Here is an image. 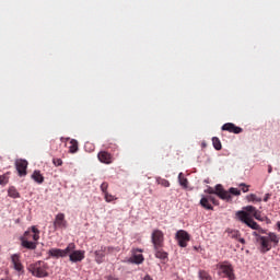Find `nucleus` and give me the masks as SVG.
I'll use <instances>...</instances> for the list:
<instances>
[{"mask_svg":"<svg viewBox=\"0 0 280 280\" xmlns=\"http://www.w3.org/2000/svg\"><path fill=\"white\" fill-rule=\"evenodd\" d=\"M72 250H75V243H69L67 248L60 249V248H50L48 250L49 257H54L56 259L60 257H67L69 253H72Z\"/></svg>","mask_w":280,"mask_h":280,"instance_id":"nucleus-6","label":"nucleus"},{"mask_svg":"<svg viewBox=\"0 0 280 280\" xmlns=\"http://www.w3.org/2000/svg\"><path fill=\"white\" fill-rule=\"evenodd\" d=\"M217 270L219 277H222L223 279L235 280V269L231 262L225 260L217 264Z\"/></svg>","mask_w":280,"mask_h":280,"instance_id":"nucleus-4","label":"nucleus"},{"mask_svg":"<svg viewBox=\"0 0 280 280\" xmlns=\"http://www.w3.org/2000/svg\"><path fill=\"white\" fill-rule=\"evenodd\" d=\"M232 237H233L234 240H240L241 234H240L237 231H234V232L232 233Z\"/></svg>","mask_w":280,"mask_h":280,"instance_id":"nucleus-38","label":"nucleus"},{"mask_svg":"<svg viewBox=\"0 0 280 280\" xmlns=\"http://www.w3.org/2000/svg\"><path fill=\"white\" fill-rule=\"evenodd\" d=\"M8 196L10 198H21V194L19 192V190H16V187L14 186L9 187Z\"/></svg>","mask_w":280,"mask_h":280,"instance_id":"nucleus-20","label":"nucleus"},{"mask_svg":"<svg viewBox=\"0 0 280 280\" xmlns=\"http://www.w3.org/2000/svg\"><path fill=\"white\" fill-rule=\"evenodd\" d=\"M240 187H241L243 194H247L250 186L242 183V184H240Z\"/></svg>","mask_w":280,"mask_h":280,"instance_id":"nucleus-35","label":"nucleus"},{"mask_svg":"<svg viewBox=\"0 0 280 280\" xmlns=\"http://www.w3.org/2000/svg\"><path fill=\"white\" fill-rule=\"evenodd\" d=\"M199 279L200 280H213L211 275H209V272H207L206 270H199Z\"/></svg>","mask_w":280,"mask_h":280,"instance_id":"nucleus-25","label":"nucleus"},{"mask_svg":"<svg viewBox=\"0 0 280 280\" xmlns=\"http://www.w3.org/2000/svg\"><path fill=\"white\" fill-rule=\"evenodd\" d=\"M270 194H266L265 197H264V202H268V200H270Z\"/></svg>","mask_w":280,"mask_h":280,"instance_id":"nucleus-39","label":"nucleus"},{"mask_svg":"<svg viewBox=\"0 0 280 280\" xmlns=\"http://www.w3.org/2000/svg\"><path fill=\"white\" fill-rule=\"evenodd\" d=\"M253 215H254L255 220H261V212L260 211L257 210Z\"/></svg>","mask_w":280,"mask_h":280,"instance_id":"nucleus-37","label":"nucleus"},{"mask_svg":"<svg viewBox=\"0 0 280 280\" xmlns=\"http://www.w3.org/2000/svg\"><path fill=\"white\" fill-rule=\"evenodd\" d=\"M151 242L153 244V248H163L165 244V234L163 233V231L159 229L153 230L151 234Z\"/></svg>","mask_w":280,"mask_h":280,"instance_id":"nucleus-7","label":"nucleus"},{"mask_svg":"<svg viewBox=\"0 0 280 280\" xmlns=\"http://www.w3.org/2000/svg\"><path fill=\"white\" fill-rule=\"evenodd\" d=\"M199 205L203 208L207 209V211H213V206L210 205L209 198L202 197L200 199Z\"/></svg>","mask_w":280,"mask_h":280,"instance_id":"nucleus-19","label":"nucleus"},{"mask_svg":"<svg viewBox=\"0 0 280 280\" xmlns=\"http://www.w3.org/2000/svg\"><path fill=\"white\" fill-rule=\"evenodd\" d=\"M32 178L38 185H43V183H45V177L43 176V174H40V171H34L32 174Z\"/></svg>","mask_w":280,"mask_h":280,"instance_id":"nucleus-18","label":"nucleus"},{"mask_svg":"<svg viewBox=\"0 0 280 280\" xmlns=\"http://www.w3.org/2000/svg\"><path fill=\"white\" fill-rule=\"evenodd\" d=\"M158 185H161L162 187H170V180L162 178V177H156L155 178Z\"/></svg>","mask_w":280,"mask_h":280,"instance_id":"nucleus-26","label":"nucleus"},{"mask_svg":"<svg viewBox=\"0 0 280 280\" xmlns=\"http://www.w3.org/2000/svg\"><path fill=\"white\" fill-rule=\"evenodd\" d=\"M69 152L71 154H75V152H78V140L72 139L70 141Z\"/></svg>","mask_w":280,"mask_h":280,"instance_id":"nucleus-23","label":"nucleus"},{"mask_svg":"<svg viewBox=\"0 0 280 280\" xmlns=\"http://www.w3.org/2000/svg\"><path fill=\"white\" fill-rule=\"evenodd\" d=\"M238 242H240L241 244H246V240L242 238L241 236L238 237Z\"/></svg>","mask_w":280,"mask_h":280,"instance_id":"nucleus-41","label":"nucleus"},{"mask_svg":"<svg viewBox=\"0 0 280 280\" xmlns=\"http://www.w3.org/2000/svg\"><path fill=\"white\" fill-rule=\"evenodd\" d=\"M11 267L20 275H24L25 267L23 266V262H21V254L11 255Z\"/></svg>","mask_w":280,"mask_h":280,"instance_id":"nucleus-10","label":"nucleus"},{"mask_svg":"<svg viewBox=\"0 0 280 280\" xmlns=\"http://www.w3.org/2000/svg\"><path fill=\"white\" fill-rule=\"evenodd\" d=\"M69 259L72 264H78V261H82L84 259V250H75L73 249L69 254Z\"/></svg>","mask_w":280,"mask_h":280,"instance_id":"nucleus-14","label":"nucleus"},{"mask_svg":"<svg viewBox=\"0 0 280 280\" xmlns=\"http://www.w3.org/2000/svg\"><path fill=\"white\" fill-rule=\"evenodd\" d=\"M155 250V257L158 259H167V253L165 250H163V247L162 248H154Z\"/></svg>","mask_w":280,"mask_h":280,"instance_id":"nucleus-21","label":"nucleus"},{"mask_svg":"<svg viewBox=\"0 0 280 280\" xmlns=\"http://www.w3.org/2000/svg\"><path fill=\"white\" fill-rule=\"evenodd\" d=\"M8 175H0V185L5 186L7 183H9Z\"/></svg>","mask_w":280,"mask_h":280,"instance_id":"nucleus-32","label":"nucleus"},{"mask_svg":"<svg viewBox=\"0 0 280 280\" xmlns=\"http://www.w3.org/2000/svg\"><path fill=\"white\" fill-rule=\"evenodd\" d=\"M95 255V261L96 264H104V257H106L105 252L103 250V247L101 246L100 249L94 252Z\"/></svg>","mask_w":280,"mask_h":280,"instance_id":"nucleus-17","label":"nucleus"},{"mask_svg":"<svg viewBox=\"0 0 280 280\" xmlns=\"http://www.w3.org/2000/svg\"><path fill=\"white\" fill-rule=\"evenodd\" d=\"M38 240H40V230L33 225L24 232V235L21 237V244L27 250H36V246H38L36 242Z\"/></svg>","mask_w":280,"mask_h":280,"instance_id":"nucleus-2","label":"nucleus"},{"mask_svg":"<svg viewBox=\"0 0 280 280\" xmlns=\"http://www.w3.org/2000/svg\"><path fill=\"white\" fill-rule=\"evenodd\" d=\"M247 200H249V202H261V198L257 197L255 194L247 196Z\"/></svg>","mask_w":280,"mask_h":280,"instance_id":"nucleus-29","label":"nucleus"},{"mask_svg":"<svg viewBox=\"0 0 280 280\" xmlns=\"http://www.w3.org/2000/svg\"><path fill=\"white\" fill-rule=\"evenodd\" d=\"M106 279L107 280H119L118 278H115V276H108Z\"/></svg>","mask_w":280,"mask_h":280,"instance_id":"nucleus-40","label":"nucleus"},{"mask_svg":"<svg viewBox=\"0 0 280 280\" xmlns=\"http://www.w3.org/2000/svg\"><path fill=\"white\" fill-rule=\"evenodd\" d=\"M222 130H225L226 132H233L234 135H240L244 132V129L241 127L235 126L233 122H226L222 126Z\"/></svg>","mask_w":280,"mask_h":280,"instance_id":"nucleus-15","label":"nucleus"},{"mask_svg":"<svg viewBox=\"0 0 280 280\" xmlns=\"http://www.w3.org/2000/svg\"><path fill=\"white\" fill-rule=\"evenodd\" d=\"M253 236L260 246V253H268L269 250H272V246H279L280 237L275 232H266L265 236L257 232H253Z\"/></svg>","mask_w":280,"mask_h":280,"instance_id":"nucleus-1","label":"nucleus"},{"mask_svg":"<svg viewBox=\"0 0 280 280\" xmlns=\"http://www.w3.org/2000/svg\"><path fill=\"white\" fill-rule=\"evenodd\" d=\"M143 249H139V248H132L131 249V257L129 258L130 264H141L142 261L145 260V258L143 257Z\"/></svg>","mask_w":280,"mask_h":280,"instance_id":"nucleus-12","label":"nucleus"},{"mask_svg":"<svg viewBox=\"0 0 280 280\" xmlns=\"http://www.w3.org/2000/svg\"><path fill=\"white\" fill-rule=\"evenodd\" d=\"M27 161L20 159L15 161V168L18 171L19 176H27Z\"/></svg>","mask_w":280,"mask_h":280,"instance_id":"nucleus-13","label":"nucleus"},{"mask_svg":"<svg viewBox=\"0 0 280 280\" xmlns=\"http://www.w3.org/2000/svg\"><path fill=\"white\" fill-rule=\"evenodd\" d=\"M105 253V255H112V253H115V247L112 246H101Z\"/></svg>","mask_w":280,"mask_h":280,"instance_id":"nucleus-30","label":"nucleus"},{"mask_svg":"<svg viewBox=\"0 0 280 280\" xmlns=\"http://www.w3.org/2000/svg\"><path fill=\"white\" fill-rule=\"evenodd\" d=\"M236 218L243 222L244 224L248 225L249 229H253L254 231H259V233H266V230L261 229V226L258 225L253 218H250V214L246 211H237Z\"/></svg>","mask_w":280,"mask_h":280,"instance_id":"nucleus-5","label":"nucleus"},{"mask_svg":"<svg viewBox=\"0 0 280 280\" xmlns=\"http://www.w3.org/2000/svg\"><path fill=\"white\" fill-rule=\"evenodd\" d=\"M206 198H208V201H209V202H212V205H218V200H215V197L209 195V196H207Z\"/></svg>","mask_w":280,"mask_h":280,"instance_id":"nucleus-36","label":"nucleus"},{"mask_svg":"<svg viewBox=\"0 0 280 280\" xmlns=\"http://www.w3.org/2000/svg\"><path fill=\"white\" fill-rule=\"evenodd\" d=\"M101 191H103V195L108 192V183L104 182L101 184Z\"/></svg>","mask_w":280,"mask_h":280,"instance_id":"nucleus-34","label":"nucleus"},{"mask_svg":"<svg viewBox=\"0 0 280 280\" xmlns=\"http://www.w3.org/2000/svg\"><path fill=\"white\" fill-rule=\"evenodd\" d=\"M208 192L209 194H214L215 196L221 198V200H226V202H231V200H232V197L229 196V192L224 189L222 184H218L214 189L209 188Z\"/></svg>","mask_w":280,"mask_h":280,"instance_id":"nucleus-8","label":"nucleus"},{"mask_svg":"<svg viewBox=\"0 0 280 280\" xmlns=\"http://www.w3.org/2000/svg\"><path fill=\"white\" fill-rule=\"evenodd\" d=\"M178 182H179V185L182 187H184V189H187L189 182L186 179V177L183 173L178 174Z\"/></svg>","mask_w":280,"mask_h":280,"instance_id":"nucleus-22","label":"nucleus"},{"mask_svg":"<svg viewBox=\"0 0 280 280\" xmlns=\"http://www.w3.org/2000/svg\"><path fill=\"white\" fill-rule=\"evenodd\" d=\"M103 196H104L106 202H113V201L117 200V197L110 195V192H105Z\"/></svg>","mask_w":280,"mask_h":280,"instance_id":"nucleus-28","label":"nucleus"},{"mask_svg":"<svg viewBox=\"0 0 280 280\" xmlns=\"http://www.w3.org/2000/svg\"><path fill=\"white\" fill-rule=\"evenodd\" d=\"M52 163H54V165H55L56 167H60V166H62V159H60V158H55V159H52Z\"/></svg>","mask_w":280,"mask_h":280,"instance_id":"nucleus-33","label":"nucleus"},{"mask_svg":"<svg viewBox=\"0 0 280 280\" xmlns=\"http://www.w3.org/2000/svg\"><path fill=\"white\" fill-rule=\"evenodd\" d=\"M47 262L43 260H38L28 266V270L33 277H37V279H44V277H49Z\"/></svg>","mask_w":280,"mask_h":280,"instance_id":"nucleus-3","label":"nucleus"},{"mask_svg":"<svg viewBox=\"0 0 280 280\" xmlns=\"http://www.w3.org/2000/svg\"><path fill=\"white\" fill-rule=\"evenodd\" d=\"M67 219H65V213H58L55 217V221L52 223L54 231H58V229H67Z\"/></svg>","mask_w":280,"mask_h":280,"instance_id":"nucleus-11","label":"nucleus"},{"mask_svg":"<svg viewBox=\"0 0 280 280\" xmlns=\"http://www.w3.org/2000/svg\"><path fill=\"white\" fill-rule=\"evenodd\" d=\"M175 240L178 242L180 248H187V243L191 240V236L185 230H178L175 234Z\"/></svg>","mask_w":280,"mask_h":280,"instance_id":"nucleus-9","label":"nucleus"},{"mask_svg":"<svg viewBox=\"0 0 280 280\" xmlns=\"http://www.w3.org/2000/svg\"><path fill=\"white\" fill-rule=\"evenodd\" d=\"M212 145H213L214 150H222V142L220 141V138L213 137Z\"/></svg>","mask_w":280,"mask_h":280,"instance_id":"nucleus-24","label":"nucleus"},{"mask_svg":"<svg viewBox=\"0 0 280 280\" xmlns=\"http://www.w3.org/2000/svg\"><path fill=\"white\" fill-rule=\"evenodd\" d=\"M226 192L229 194V196H242V190L237 189V188H233L231 187L229 190H226Z\"/></svg>","mask_w":280,"mask_h":280,"instance_id":"nucleus-27","label":"nucleus"},{"mask_svg":"<svg viewBox=\"0 0 280 280\" xmlns=\"http://www.w3.org/2000/svg\"><path fill=\"white\" fill-rule=\"evenodd\" d=\"M97 159L101 163H105V165H110V163H113V154L107 151L98 152Z\"/></svg>","mask_w":280,"mask_h":280,"instance_id":"nucleus-16","label":"nucleus"},{"mask_svg":"<svg viewBox=\"0 0 280 280\" xmlns=\"http://www.w3.org/2000/svg\"><path fill=\"white\" fill-rule=\"evenodd\" d=\"M257 212V208L253 207V206H247L245 207V213H248L250 215H254V213Z\"/></svg>","mask_w":280,"mask_h":280,"instance_id":"nucleus-31","label":"nucleus"},{"mask_svg":"<svg viewBox=\"0 0 280 280\" xmlns=\"http://www.w3.org/2000/svg\"><path fill=\"white\" fill-rule=\"evenodd\" d=\"M268 173L271 174L272 173V166H269L268 168Z\"/></svg>","mask_w":280,"mask_h":280,"instance_id":"nucleus-42","label":"nucleus"}]
</instances>
